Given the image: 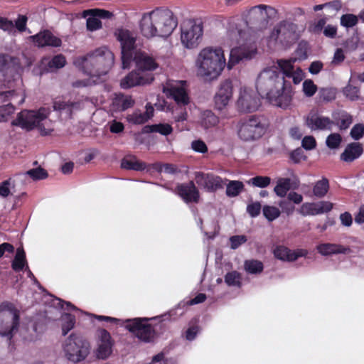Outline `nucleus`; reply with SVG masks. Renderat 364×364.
Listing matches in <instances>:
<instances>
[{"label": "nucleus", "instance_id": "obj_1", "mask_svg": "<svg viewBox=\"0 0 364 364\" xmlns=\"http://www.w3.org/2000/svg\"><path fill=\"white\" fill-rule=\"evenodd\" d=\"M296 60V58L277 60V66L264 68L257 79V92L266 95L270 104L283 109L290 107L294 94L286 78L298 85L304 77L301 68L294 65Z\"/></svg>", "mask_w": 364, "mask_h": 364}, {"label": "nucleus", "instance_id": "obj_2", "mask_svg": "<svg viewBox=\"0 0 364 364\" xmlns=\"http://www.w3.org/2000/svg\"><path fill=\"white\" fill-rule=\"evenodd\" d=\"M115 36L121 44L124 69L129 68L132 60L135 63L136 70L141 73L153 71L158 68V64L151 56L145 51L136 48V37L133 33L127 29L119 28L116 31Z\"/></svg>", "mask_w": 364, "mask_h": 364}, {"label": "nucleus", "instance_id": "obj_3", "mask_svg": "<svg viewBox=\"0 0 364 364\" xmlns=\"http://www.w3.org/2000/svg\"><path fill=\"white\" fill-rule=\"evenodd\" d=\"M177 26V21L171 11L156 9L143 14L139 27L146 38L169 36Z\"/></svg>", "mask_w": 364, "mask_h": 364}, {"label": "nucleus", "instance_id": "obj_4", "mask_svg": "<svg viewBox=\"0 0 364 364\" xmlns=\"http://www.w3.org/2000/svg\"><path fill=\"white\" fill-rule=\"evenodd\" d=\"M226 65L223 50L220 47L203 48L196 60L197 75L205 80L216 79Z\"/></svg>", "mask_w": 364, "mask_h": 364}, {"label": "nucleus", "instance_id": "obj_5", "mask_svg": "<svg viewBox=\"0 0 364 364\" xmlns=\"http://www.w3.org/2000/svg\"><path fill=\"white\" fill-rule=\"evenodd\" d=\"M114 63V55L107 48H97L86 56L77 58L74 64L90 77L105 75Z\"/></svg>", "mask_w": 364, "mask_h": 364}, {"label": "nucleus", "instance_id": "obj_6", "mask_svg": "<svg viewBox=\"0 0 364 364\" xmlns=\"http://www.w3.org/2000/svg\"><path fill=\"white\" fill-rule=\"evenodd\" d=\"M247 33L237 28L228 31L225 43L232 47L230 59L227 64L228 68L231 70L235 64L242 60L251 59L256 53V47L247 38Z\"/></svg>", "mask_w": 364, "mask_h": 364}, {"label": "nucleus", "instance_id": "obj_7", "mask_svg": "<svg viewBox=\"0 0 364 364\" xmlns=\"http://www.w3.org/2000/svg\"><path fill=\"white\" fill-rule=\"evenodd\" d=\"M20 75L18 73L17 66L8 60V57L0 55V82L9 90H0V101L6 102L11 100L17 104H22L24 102V95L21 93L20 99L17 100L18 93L14 90L16 82L19 81Z\"/></svg>", "mask_w": 364, "mask_h": 364}, {"label": "nucleus", "instance_id": "obj_8", "mask_svg": "<svg viewBox=\"0 0 364 364\" xmlns=\"http://www.w3.org/2000/svg\"><path fill=\"white\" fill-rule=\"evenodd\" d=\"M184 85L185 82H176L168 84L167 87L164 88V92L171 97L176 103V106L173 108L172 114L177 129L180 132L186 129L184 124L188 118L186 106L189 103V97Z\"/></svg>", "mask_w": 364, "mask_h": 364}, {"label": "nucleus", "instance_id": "obj_9", "mask_svg": "<svg viewBox=\"0 0 364 364\" xmlns=\"http://www.w3.org/2000/svg\"><path fill=\"white\" fill-rule=\"evenodd\" d=\"M50 114L48 109L42 107L38 111L23 110L18 114L12 125L20 127L26 130L37 127L42 135H48L52 132L50 121L47 118Z\"/></svg>", "mask_w": 364, "mask_h": 364}, {"label": "nucleus", "instance_id": "obj_10", "mask_svg": "<svg viewBox=\"0 0 364 364\" xmlns=\"http://www.w3.org/2000/svg\"><path fill=\"white\" fill-rule=\"evenodd\" d=\"M267 119L258 115H252L240 120L237 125V135L243 141H254L260 139L267 131Z\"/></svg>", "mask_w": 364, "mask_h": 364}, {"label": "nucleus", "instance_id": "obj_11", "mask_svg": "<svg viewBox=\"0 0 364 364\" xmlns=\"http://www.w3.org/2000/svg\"><path fill=\"white\" fill-rule=\"evenodd\" d=\"M21 311L16 305L8 301L0 304V336L11 340L18 331Z\"/></svg>", "mask_w": 364, "mask_h": 364}, {"label": "nucleus", "instance_id": "obj_12", "mask_svg": "<svg viewBox=\"0 0 364 364\" xmlns=\"http://www.w3.org/2000/svg\"><path fill=\"white\" fill-rule=\"evenodd\" d=\"M63 351L69 361L77 363L88 356L90 353V345L82 337L72 333L63 342Z\"/></svg>", "mask_w": 364, "mask_h": 364}, {"label": "nucleus", "instance_id": "obj_13", "mask_svg": "<svg viewBox=\"0 0 364 364\" xmlns=\"http://www.w3.org/2000/svg\"><path fill=\"white\" fill-rule=\"evenodd\" d=\"M296 24L288 21L281 22L272 31L268 38V46L272 48L277 43L288 46L296 39Z\"/></svg>", "mask_w": 364, "mask_h": 364}, {"label": "nucleus", "instance_id": "obj_14", "mask_svg": "<svg viewBox=\"0 0 364 364\" xmlns=\"http://www.w3.org/2000/svg\"><path fill=\"white\" fill-rule=\"evenodd\" d=\"M147 318H134L123 321L125 328L132 333L139 340L149 343L154 340L155 332L149 323Z\"/></svg>", "mask_w": 364, "mask_h": 364}, {"label": "nucleus", "instance_id": "obj_15", "mask_svg": "<svg viewBox=\"0 0 364 364\" xmlns=\"http://www.w3.org/2000/svg\"><path fill=\"white\" fill-rule=\"evenodd\" d=\"M260 99L258 94L252 88L241 87L236 101L239 112L250 113L255 112L260 106Z\"/></svg>", "mask_w": 364, "mask_h": 364}, {"label": "nucleus", "instance_id": "obj_16", "mask_svg": "<svg viewBox=\"0 0 364 364\" xmlns=\"http://www.w3.org/2000/svg\"><path fill=\"white\" fill-rule=\"evenodd\" d=\"M335 124L333 120L316 109L311 110L305 118L306 126L312 132L331 131Z\"/></svg>", "mask_w": 364, "mask_h": 364}, {"label": "nucleus", "instance_id": "obj_17", "mask_svg": "<svg viewBox=\"0 0 364 364\" xmlns=\"http://www.w3.org/2000/svg\"><path fill=\"white\" fill-rule=\"evenodd\" d=\"M196 183L208 192H215L226 184V179L210 173L196 172Z\"/></svg>", "mask_w": 364, "mask_h": 364}, {"label": "nucleus", "instance_id": "obj_18", "mask_svg": "<svg viewBox=\"0 0 364 364\" xmlns=\"http://www.w3.org/2000/svg\"><path fill=\"white\" fill-rule=\"evenodd\" d=\"M203 33V26L200 23H191L188 26L182 28L181 38L183 45L187 48L196 47L202 38Z\"/></svg>", "mask_w": 364, "mask_h": 364}, {"label": "nucleus", "instance_id": "obj_19", "mask_svg": "<svg viewBox=\"0 0 364 364\" xmlns=\"http://www.w3.org/2000/svg\"><path fill=\"white\" fill-rule=\"evenodd\" d=\"M113 345L110 333L105 329L99 330L95 355L99 360H107L112 353Z\"/></svg>", "mask_w": 364, "mask_h": 364}, {"label": "nucleus", "instance_id": "obj_20", "mask_svg": "<svg viewBox=\"0 0 364 364\" xmlns=\"http://www.w3.org/2000/svg\"><path fill=\"white\" fill-rule=\"evenodd\" d=\"M154 80V75L149 73H141L136 70L132 71L121 80L120 86L123 89H129L135 86L144 85Z\"/></svg>", "mask_w": 364, "mask_h": 364}, {"label": "nucleus", "instance_id": "obj_21", "mask_svg": "<svg viewBox=\"0 0 364 364\" xmlns=\"http://www.w3.org/2000/svg\"><path fill=\"white\" fill-rule=\"evenodd\" d=\"M232 95L233 86L232 82L230 80L223 81L220 84L214 97L215 108L220 111L224 109L229 104Z\"/></svg>", "mask_w": 364, "mask_h": 364}, {"label": "nucleus", "instance_id": "obj_22", "mask_svg": "<svg viewBox=\"0 0 364 364\" xmlns=\"http://www.w3.org/2000/svg\"><path fill=\"white\" fill-rule=\"evenodd\" d=\"M333 207L331 202L321 200L318 202L304 203L299 210L302 216H314L330 212Z\"/></svg>", "mask_w": 364, "mask_h": 364}, {"label": "nucleus", "instance_id": "obj_23", "mask_svg": "<svg viewBox=\"0 0 364 364\" xmlns=\"http://www.w3.org/2000/svg\"><path fill=\"white\" fill-rule=\"evenodd\" d=\"M176 192L187 203H197L199 200V192L193 181L178 184Z\"/></svg>", "mask_w": 364, "mask_h": 364}, {"label": "nucleus", "instance_id": "obj_24", "mask_svg": "<svg viewBox=\"0 0 364 364\" xmlns=\"http://www.w3.org/2000/svg\"><path fill=\"white\" fill-rule=\"evenodd\" d=\"M31 38L38 47H60L62 44L60 38L54 36L48 30L41 31L36 35L32 36Z\"/></svg>", "mask_w": 364, "mask_h": 364}, {"label": "nucleus", "instance_id": "obj_25", "mask_svg": "<svg viewBox=\"0 0 364 364\" xmlns=\"http://www.w3.org/2000/svg\"><path fill=\"white\" fill-rule=\"evenodd\" d=\"M317 252L322 256L327 257L333 255L348 254L350 249L337 243L324 242L318 244L316 247Z\"/></svg>", "mask_w": 364, "mask_h": 364}, {"label": "nucleus", "instance_id": "obj_26", "mask_svg": "<svg viewBox=\"0 0 364 364\" xmlns=\"http://www.w3.org/2000/svg\"><path fill=\"white\" fill-rule=\"evenodd\" d=\"M154 109L150 103L146 105V111L141 112L140 110H135L127 116V120L134 124H141L146 122L154 116Z\"/></svg>", "mask_w": 364, "mask_h": 364}, {"label": "nucleus", "instance_id": "obj_27", "mask_svg": "<svg viewBox=\"0 0 364 364\" xmlns=\"http://www.w3.org/2000/svg\"><path fill=\"white\" fill-rule=\"evenodd\" d=\"M363 152V149L361 144L353 142L346 146L344 151L341 154V159L345 162H352L358 159Z\"/></svg>", "mask_w": 364, "mask_h": 364}, {"label": "nucleus", "instance_id": "obj_28", "mask_svg": "<svg viewBox=\"0 0 364 364\" xmlns=\"http://www.w3.org/2000/svg\"><path fill=\"white\" fill-rule=\"evenodd\" d=\"M53 108L60 113H65L66 117H70L73 111L82 108V104L80 102H65L58 100L53 102Z\"/></svg>", "mask_w": 364, "mask_h": 364}, {"label": "nucleus", "instance_id": "obj_29", "mask_svg": "<svg viewBox=\"0 0 364 364\" xmlns=\"http://www.w3.org/2000/svg\"><path fill=\"white\" fill-rule=\"evenodd\" d=\"M134 105V100L130 95H126L122 93L114 95L112 100V108L114 111H124Z\"/></svg>", "mask_w": 364, "mask_h": 364}, {"label": "nucleus", "instance_id": "obj_30", "mask_svg": "<svg viewBox=\"0 0 364 364\" xmlns=\"http://www.w3.org/2000/svg\"><path fill=\"white\" fill-rule=\"evenodd\" d=\"M219 123V117L211 110H205L200 113V124L204 129L215 127Z\"/></svg>", "mask_w": 364, "mask_h": 364}, {"label": "nucleus", "instance_id": "obj_31", "mask_svg": "<svg viewBox=\"0 0 364 364\" xmlns=\"http://www.w3.org/2000/svg\"><path fill=\"white\" fill-rule=\"evenodd\" d=\"M121 167L127 170L143 171L146 168V164L137 160L134 156H130L122 160Z\"/></svg>", "mask_w": 364, "mask_h": 364}, {"label": "nucleus", "instance_id": "obj_32", "mask_svg": "<svg viewBox=\"0 0 364 364\" xmlns=\"http://www.w3.org/2000/svg\"><path fill=\"white\" fill-rule=\"evenodd\" d=\"M291 188V179L288 178H279L274 188L275 194L281 198L287 196L288 191Z\"/></svg>", "mask_w": 364, "mask_h": 364}, {"label": "nucleus", "instance_id": "obj_33", "mask_svg": "<svg viewBox=\"0 0 364 364\" xmlns=\"http://www.w3.org/2000/svg\"><path fill=\"white\" fill-rule=\"evenodd\" d=\"M329 189V182L326 178L316 181L313 187L314 195L317 198H323L328 193Z\"/></svg>", "mask_w": 364, "mask_h": 364}, {"label": "nucleus", "instance_id": "obj_34", "mask_svg": "<svg viewBox=\"0 0 364 364\" xmlns=\"http://www.w3.org/2000/svg\"><path fill=\"white\" fill-rule=\"evenodd\" d=\"M245 270L251 274H257L263 271L264 266L262 262L257 259L245 260L244 263Z\"/></svg>", "mask_w": 364, "mask_h": 364}, {"label": "nucleus", "instance_id": "obj_35", "mask_svg": "<svg viewBox=\"0 0 364 364\" xmlns=\"http://www.w3.org/2000/svg\"><path fill=\"white\" fill-rule=\"evenodd\" d=\"M26 263V254L22 248H18L14 259L12 262V268L16 272L22 270Z\"/></svg>", "mask_w": 364, "mask_h": 364}, {"label": "nucleus", "instance_id": "obj_36", "mask_svg": "<svg viewBox=\"0 0 364 364\" xmlns=\"http://www.w3.org/2000/svg\"><path fill=\"white\" fill-rule=\"evenodd\" d=\"M244 189V184L239 181H230L226 186V194L229 197L238 196Z\"/></svg>", "mask_w": 364, "mask_h": 364}, {"label": "nucleus", "instance_id": "obj_37", "mask_svg": "<svg viewBox=\"0 0 364 364\" xmlns=\"http://www.w3.org/2000/svg\"><path fill=\"white\" fill-rule=\"evenodd\" d=\"M225 282L230 287H240L242 286L241 274L237 271L228 272L225 276Z\"/></svg>", "mask_w": 364, "mask_h": 364}, {"label": "nucleus", "instance_id": "obj_38", "mask_svg": "<svg viewBox=\"0 0 364 364\" xmlns=\"http://www.w3.org/2000/svg\"><path fill=\"white\" fill-rule=\"evenodd\" d=\"M334 119L340 129H348L353 122L351 115L346 112H339L338 117Z\"/></svg>", "mask_w": 364, "mask_h": 364}, {"label": "nucleus", "instance_id": "obj_39", "mask_svg": "<svg viewBox=\"0 0 364 364\" xmlns=\"http://www.w3.org/2000/svg\"><path fill=\"white\" fill-rule=\"evenodd\" d=\"M271 178L269 176H257L251 178L247 181V183L254 187L264 188L269 186Z\"/></svg>", "mask_w": 364, "mask_h": 364}, {"label": "nucleus", "instance_id": "obj_40", "mask_svg": "<svg viewBox=\"0 0 364 364\" xmlns=\"http://www.w3.org/2000/svg\"><path fill=\"white\" fill-rule=\"evenodd\" d=\"M262 213L268 221L272 222L279 217L281 212L275 206L265 205L262 208Z\"/></svg>", "mask_w": 364, "mask_h": 364}, {"label": "nucleus", "instance_id": "obj_41", "mask_svg": "<svg viewBox=\"0 0 364 364\" xmlns=\"http://www.w3.org/2000/svg\"><path fill=\"white\" fill-rule=\"evenodd\" d=\"M65 58L62 54L57 55L48 60L47 70L52 72L54 70L62 68L65 65Z\"/></svg>", "mask_w": 364, "mask_h": 364}, {"label": "nucleus", "instance_id": "obj_42", "mask_svg": "<svg viewBox=\"0 0 364 364\" xmlns=\"http://www.w3.org/2000/svg\"><path fill=\"white\" fill-rule=\"evenodd\" d=\"M62 331L63 334L66 335L75 326V317L70 314L65 313L62 316Z\"/></svg>", "mask_w": 364, "mask_h": 364}, {"label": "nucleus", "instance_id": "obj_43", "mask_svg": "<svg viewBox=\"0 0 364 364\" xmlns=\"http://www.w3.org/2000/svg\"><path fill=\"white\" fill-rule=\"evenodd\" d=\"M151 166L154 169L159 173L164 171L168 174H175L179 171L176 166L172 164L155 163L153 164Z\"/></svg>", "mask_w": 364, "mask_h": 364}, {"label": "nucleus", "instance_id": "obj_44", "mask_svg": "<svg viewBox=\"0 0 364 364\" xmlns=\"http://www.w3.org/2000/svg\"><path fill=\"white\" fill-rule=\"evenodd\" d=\"M342 142V137L338 133L330 134L326 139V145L330 149H337Z\"/></svg>", "mask_w": 364, "mask_h": 364}, {"label": "nucleus", "instance_id": "obj_45", "mask_svg": "<svg viewBox=\"0 0 364 364\" xmlns=\"http://www.w3.org/2000/svg\"><path fill=\"white\" fill-rule=\"evenodd\" d=\"M274 255L276 258L282 261L291 262V250L284 246H277L274 250Z\"/></svg>", "mask_w": 364, "mask_h": 364}, {"label": "nucleus", "instance_id": "obj_46", "mask_svg": "<svg viewBox=\"0 0 364 364\" xmlns=\"http://www.w3.org/2000/svg\"><path fill=\"white\" fill-rule=\"evenodd\" d=\"M359 16L352 14H343L341 17V25L346 28L355 26L358 22Z\"/></svg>", "mask_w": 364, "mask_h": 364}, {"label": "nucleus", "instance_id": "obj_47", "mask_svg": "<svg viewBox=\"0 0 364 364\" xmlns=\"http://www.w3.org/2000/svg\"><path fill=\"white\" fill-rule=\"evenodd\" d=\"M318 90L317 86L314 81L310 79L305 80L302 85V91L307 97H311L315 95Z\"/></svg>", "mask_w": 364, "mask_h": 364}, {"label": "nucleus", "instance_id": "obj_48", "mask_svg": "<svg viewBox=\"0 0 364 364\" xmlns=\"http://www.w3.org/2000/svg\"><path fill=\"white\" fill-rule=\"evenodd\" d=\"M12 178V188H16V187H23L26 186L29 182V178L26 172L16 173L11 177Z\"/></svg>", "mask_w": 364, "mask_h": 364}, {"label": "nucleus", "instance_id": "obj_49", "mask_svg": "<svg viewBox=\"0 0 364 364\" xmlns=\"http://www.w3.org/2000/svg\"><path fill=\"white\" fill-rule=\"evenodd\" d=\"M28 177L33 181L45 179L48 177V173L42 168H32L26 171Z\"/></svg>", "mask_w": 364, "mask_h": 364}, {"label": "nucleus", "instance_id": "obj_50", "mask_svg": "<svg viewBox=\"0 0 364 364\" xmlns=\"http://www.w3.org/2000/svg\"><path fill=\"white\" fill-rule=\"evenodd\" d=\"M343 92L350 100L355 101L359 99L360 90L358 87L349 84L344 87Z\"/></svg>", "mask_w": 364, "mask_h": 364}, {"label": "nucleus", "instance_id": "obj_51", "mask_svg": "<svg viewBox=\"0 0 364 364\" xmlns=\"http://www.w3.org/2000/svg\"><path fill=\"white\" fill-rule=\"evenodd\" d=\"M14 188H12V178H9L0 183V196L2 198H7L11 194V191Z\"/></svg>", "mask_w": 364, "mask_h": 364}, {"label": "nucleus", "instance_id": "obj_52", "mask_svg": "<svg viewBox=\"0 0 364 364\" xmlns=\"http://www.w3.org/2000/svg\"><path fill=\"white\" fill-rule=\"evenodd\" d=\"M15 108L11 103L0 106V122L7 121L9 117L14 112Z\"/></svg>", "mask_w": 364, "mask_h": 364}, {"label": "nucleus", "instance_id": "obj_53", "mask_svg": "<svg viewBox=\"0 0 364 364\" xmlns=\"http://www.w3.org/2000/svg\"><path fill=\"white\" fill-rule=\"evenodd\" d=\"M151 132L160 133L162 135H168L172 131V127L168 124H158L152 125L151 127Z\"/></svg>", "mask_w": 364, "mask_h": 364}, {"label": "nucleus", "instance_id": "obj_54", "mask_svg": "<svg viewBox=\"0 0 364 364\" xmlns=\"http://www.w3.org/2000/svg\"><path fill=\"white\" fill-rule=\"evenodd\" d=\"M229 240L230 242V248L232 250H236L240 245L245 243L247 240V238L245 235H234L230 237Z\"/></svg>", "mask_w": 364, "mask_h": 364}, {"label": "nucleus", "instance_id": "obj_55", "mask_svg": "<svg viewBox=\"0 0 364 364\" xmlns=\"http://www.w3.org/2000/svg\"><path fill=\"white\" fill-rule=\"evenodd\" d=\"M86 25L87 30L94 31L101 28L102 22L98 18L92 16L87 19Z\"/></svg>", "mask_w": 364, "mask_h": 364}, {"label": "nucleus", "instance_id": "obj_56", "mask_svg": "<svg viewBox=\"0 0 364 364\" xmlns=\"http://www.w3.org/2000/svg\"><path fill=\"white\" fill-rule=\"evenodd\" d=\"M350 136L355 140H359L364 135V125L357 124L353 127L350 133Z\"/></svg>", "mask_w": 364, "mask_h": 364}, {"label": "nucleus", "instance_id": "obj_57", "mask_svg": "<svg viewBox=\"0 0 364 364\" xmlns=\"http://www.w3.org/2000/svg\"><path fill=\"white\" fill-rule=\"evenodd\" d=\"M279 206L281 208L283 213L287 215H291L294 211V205L288 199H284L279 202Z\"/></svg>", "mask_w": 364, "mask_h": 364}, {"label": "nucleus", "instance_id": "obj_58", "mask_svg": "<svg viewBox=\"0 0 364 364\" xmlns=\"http://www.w3.org/2000/svg\"><path fill=\"white\" fill-rule=\"evenodd\" d=\"M319 97L323 101L330 102L335 98V92L331 88H321Z\"/></svg>", "mask_w": 364, "mask_h": 364}, {"label": "nucleus", "instance_id": "obj_59", "mask_svg": "<svg viewBox=\"0 0 364 364\" xmlns=\"http://www.w3.org/2000/svg\"><path fill=\"white\" fill-rule=\"evenodd\" d=\"M302 147L306 150H312L316 146V141L313 136H306L301 141Z\"/></svg>", "mask_w": 364, "mask_h": 364}, {"label": "nucleus", "instance_id": "obj_60", "mask_svg": "<svg viewBox=\"0 0 364 364\" xmlns=\"http://www.w3.org/2000/svg\"><path fill=\"white\" fill-rule=\"evenodd\" d=\"M261 208H262V205L259 202H255V203L247 205V212L249 213V215L251 217L255 218L259 215L260 211H261Z\"/></svg>", "mask_w": 364, "mask_h": 364}, {"label": "nucleus", "instance_id": "obj_61", "mask_svg": "<svg viewBox=\"0 0 364 364\" xmlns=\"http://www.w3.org/2000/svg\"><path fill=\"white\" fill-rule=\"evenodd\" d=\"M27 20L28 18L26 16L19 15L18 18L15 21V23H14V28H16L20 32L25 31L26 29Z\"/></svg>", "mask_w": 364, "mask_h": 364}, {"label": "nucleus", "instance_id": "obj_62", "mask_svg": "<svg viewBox=\"0 0 364 364\" xmlns=\"http://www.w3.org/2000/svg\"><path fill=\"white\" fill-rule=\"evenodd\" d=\"M53 301L54 306L57 307H60L63 309L68 311L77 310V308L75 306H73L71 303L64 301L60 299L55 298Z\"/></svg>", "mask_w": 364, "mask_h": 364}, {"label": "nucleus", "instance_id": "obj_63", "mask_svg": "<svg viewBox=\"0 0 364 364\" xmlns=\"http://www.w3.org/2000/svg\"><path fill=\"white\" fill-rule=\"evenodd\" d=\"M0 28L8 32H12L14 30V22L4 17H0Z\"/></svg>", "mask_w": 364, "mask_h": 364}, {"label": "nucleus", "instance_id": "obj_64", "mask_svg": "<svg viewBox=\"0 0 364 364\" xmlns=\"http://www.w3.org/2000/svg\"><path fill=\"white\" fill-rule=\"evenodd\" d=\"M191 147L195 151L202 154H204L208 151L206 144L201 140L193 141L191 143Z\"/></svg>", "mask_w": 364, "mask_h": 364}]
</instances>
